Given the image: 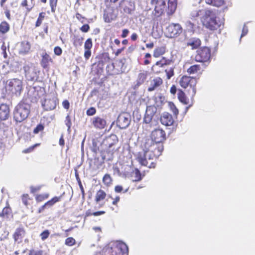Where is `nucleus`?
<instances>
[{
    "label": "nucleus",
    "mask_w": 255,
    "mask_h": 255,
    "mask_svg": "<svg viewBox=\"0 0 255 255\" xmlns=\"http://www.w3.org/2000/svg\"><path fill=\"white\" fill-rule=\"evenodd\" d=\"M155 144L153 143L152 140L146 139L144 143V149L141 152H139L137 155V159L139 163L149 168H154L155 164L153 160L155 157V154L153 152V149H155Z\"/></svg>",
    "instance_id": "nucleus-1"
},
{
    "label": "nucleus",
    "mask_w": 255,
    "mask_h": 255,
    "mask_svg": "<svg viewBox=\"0 0 255 255\" xmlns=\"http://www.w3.org/2000/svg\"><path fill=\"white\" fill-rule=\"evenodd\" d=\"M201 21L206 28L211 30H216L222 25V22L217 17L215 13L209 10H204Z\"/></svg>",
    "instance_id": "nucleus-2"
},
{
    "label": "nucleus",
    "mask_w": 255,
    "mask_h": 255,
    "mask_svg": "<svg viewBox=\"0 0 255 255\" xmlns=\"http://www.w3.org/2000/svg\"><path fill=\"white\" fill-rule=\"evenodd\" d=\"M30 107L27 103L20 102L13 111V119L17 123H21L26 120L30 113Z\"/></svg>",
    "instance_id": "nucleus-3"
},
{
    "label": "nucleus",
    "mask_w": 255,
    "mask_h": 255,
    "mask_svg": "<svg viewBox=\"0 0 255 255\" xmlns=\"http://www.w3.org/2000/svg\"><path fill=\"white\" fill-rule=\"evenodd\" d=\"M179 84L183 88L190 87L192 89L191 93L192 97L195 96L196 92V85L197 84V80L195 78L189 76H183L180 79Z\"/></svg>",
    "instance_id": "nucleus-4"
},
{
    "label": "nucleus",
    "mask_w": 255,
    "mask_h": 255,
    "mask_svg": "<svg viewBox=\"0 0 255 255\" xmlns=\"http://www.w3.org/2000/svg\"><path fill=\"white\" fill-rule=\"evenodd\" d=\"M167 37L173 38L178 36L183 31L182 27L178 23H172L166 29Z\"/></svg>",
    "instance_id": "nucleus-5"
},
{
    "label": "nucleus",
    "mask_w": 255,
    "mask_h": 255,
    "mask_svg": "<svg viewBox=\"0 0 255 255\" xmlns=\"http://www.w3.org/2000/svg\"><path fill=\"white\" fill-rule=\"evenodd\" d=\"M9 90L16 96H19L23 89L22 81L18 79H12L8 84Z\"/></svg>",
    "instance_id": "nucleus-6"
},
{
    "label": "nucleus",
    "mask_w": 255,
    "mask_h": 255,
    "mask_svg": "<svg viewBox=\"0 0 255 255\" xmlns=\"http://www.w3.org/2000/svg\"><path fill=\"white\" fill-rule=\"evenodd\" d=\"M210 50L208 47H204L197 50L195 59L197 62L207 61L210 58Z\"/></svg>",
    "instance_id": "nucleus-7"
},
{
    "label": "nucleus",
    "mask_w": 255,
    "mask_h": 255,
    "mask_svg": "<svg viewBox=\"0 0 255 255\" xmlns=\"http://www.w3.org/2000/svg\"><path fill=\"white\" fill-rule=\"evenodd\" d=\"M170 61L162 58L160 60L157 61L152 67V71L155 73H160L163 71H166V67L169 65Z\"/></svg>",
    "instance_id": "nucleus-8"
},
{
    "label": "nucleus",
    "mask_w": 255,
    "mask_h": 255,
    "mask_svg": "<svg viewBox=\"0 0 255 255\" xmlns=\"http://www.w3.org/2000/svg\"><path fill=\"white\" fill-rule=\"evenodd\" d=\"M150 140H152L153 143L156 145L154 147H156L157 143L162 142L165 139V132L160 128H157L153 130L151 134Z\"/></svg>",
    "instance_id": "nucleus-9"
},
{
    "label": "nucleus",
    "mask_w": 255,
    "mask_h": 255,
    "mask_svg": "<svg viewBox=\"0 0 255 255\" xmlns=\"http://www.w3.org/2000/svg\"><path fill=\"white\" fill-rule=\"evenodd\" d=\"M130 121V115L128 113H123L118 118L117 125L120 128H126L129 125Z\"/></svg>",
    "instance_id": "nucleus-10"
},
{
    "label": "nucleus",
    "mask_w": 255,
    "mask_h": 255,
    "mask_svg": "<svg viewBox=\"0 0 255 255\" xmlns=\"http://www.w3.org/2000/svg\"><path fill=\"white\" fill-rule=\"evenodd\" d=\"M91 121L94 127L99 129L105 128L107 124L106 120L100 117H94L91 119Z\"/></svg>",
    "instance_id": "nucleus-11"
},
{
    "label": "nucleus",
    "mask_w": 255,
    "mask_h": 255,
    "mask_svg": "<svg viewBox=\"0 0 255 255\" xmlns=\"http://www.w3.org/2000/svg\"><path fill=\"white\" fill-rule=\"evenodd\" d=\"M156 109L152 106L147 107L144 117L143 119L144 123L149 124L156 112Z\"/></svg>",
    "instance_id": "nucleus-12"
},
{
    "label": "nucleus",
    "mask_w": 255,
    "mask_h": 255,
    "mask_svg": "<svg viewBox=\"0 0 255 255\" xmlns=\"http://www.w3.org/2000/svg\"><path fill=\"white\" fill-rule=\"evenodd\" d=\"M25 71V76L29 81H35L37 79V74L33 68H30L28 66L25 65L23 67Z\"/></svg>",
    "instance_id": "nucleus-13"
},
{
    "label": "nucleus",
    "mask_w": 255,
    "mask_h": 255,
    "mask_svg": "<svg viewBox=\"0 0 255 255\" xmlns=\"http://www.w3.org/2000/svg\"><path fill=\"white\" fill-rule=\"evenodd\" d=\"M160 122L163 125L170 126L173 124L174 120L171 115L168 113H164L160 118Z\"/></svg>",
    "instance_id": "nucleus-14"
},
{
    "label": "nucleus",
    "mask_w": 255,
    "mask_h": 255,
    "mask_svg": "<svg viewBox=\"0 0 255 255\" xmlns=\"http://www.w3.org/2000/svg\"><path fill=\"white\" fill-rule=\"evenodd\" d=\"M43 108L46 111L53 110L56 106V101L54 98L46 99L42 103Z\"/></svg>",
    "instance_id": "nucleus-15"
},
{
    "label": "nucleus",
    "mask_w": 255,
    "mask_h": 255,
    "mask_svg": "<svg viewBox=\"0 0 255 255\" xmlns=\"http://www.w3.org/2000/svg\"><path fill=\"white\" fill-rule=\"evenodd\" d=\"M9 116V109L7 105L1 104L0 105V119L1 120H6Z\"/></svg>",
    "instance_id": "nucleus-16"
},
{
    "label": "nucleus",
    "mask_w": 255,
    "mask_h": 255,
    "mask_svg": "<svg viewBox=\"0 0 255 255\" xmlns=\"http://www.w3.org/2000/svg\"><path fill=\"white\" fill-rule=\"evenodd\" d=\"M25 232L23 228H17L13 234V238L15 242L20 243L22 241L25 236Z\"/></svg>",
    "instance_id": "nucleus-17"
},
{
    "label": "nucleus",
    "mask_w": 255,
    "mask_h": 255,
    "mask_svg": "<svg viewBox=\"0 0 255 255\" xmlns=\"http://www.w3.org/2000/svg\"><path fill=\"white\" fill-rule=\"evenodd\" d=\"M163 83L162 79L159 77H156L153 79L151 82L148 91L149 92L156 90Z\"/></svg>",
    "instance_id": "nucleus-18"
},
{
    "label": "nucleus",
    "mask_w": 255,
    "mask_h": 255,
    "mask_svg": "<svg viewBox=\"0 0 255 255\" xmlns=\"http://www.w3.org/2000/svg\"><path fill=\"white\" fill-rule=\"evenodd\" d=\"M41 56L42 59L40 62L41 66L45 69L48 68L49 65V63L52 62V59L46 52L43 53Z\"/></svg>",
    "instance_id": "nucleus-19"
},
{
    "label": "nucleus",
    "mask_w": 255,
    "mask_h": 255,
    "mask_svg": "<svg viewBox=\"0 0 255 255\" xmlns=\"http://www.w3.org/2000/svg\"><path fill=\"white\" fill-rule=\"evenodd\" d=\"M116 248L119 251V254L120 255H128V249L125 243L119 242L117 243Z\"/></svg>",
    "instance_id": "nucleus-20"
},
{
    "label": "nucleus",
    "mask_w": 255,
    "mask_h": 255,
    "mask_svg": "<svg viewBox=\"0 0 255 255\" xmlns=\"http://www.w3.org/2000/svg\"><path fill=\"white\" fill-rule=\"evenodd\" d=\"M201 44V41L199 38H192L187 43V45L191 46L192 49L197 48Z\"/></svg>",
    "instance_id": "nucleus-21"
},
{
    "label": "nucleus",
    "mask_w": 255,
    "mask_h": 255,
    "mask_svg": "<svg viewBox=\"0 0 255 255\" xmlns=\"http://www.w3.org/2000/svg\"><path fill=\"white\" fill-rule=\"evenodd\" d=\"M146 77H147L146 72L140 73L138 75V77H137V78L136 80V84L135 86L138 87L139 85H141L142 83H143V82L146 79Z\"/></svg>",
    "instance_id": "nucleus-22"
},
{
    "label": "nucleus",
    "mask_w": 255,
    "mask_h": 255,
    "mask_svg": "<svg viewBox=\"0 0 255 255\" xmlns=\"http://www.w3.org/2000/svg\"><path fill=\"white\" fill-rule=\"evenodd\" d=\"M60 200V197H54L51 200H49L47 203H46L42 207L41 209L39 210V212H41V210H43L47 206L51 207L53 205H54L55 203L58 202Z\"/></svg>",
    "instance_id": "nucleus-23"
},
{
    "label": "nucleus",
    "mask_w": 255,
    "mask_h": 255,
    "mask_svg": "<svg viewBox=\"0 0 255 255\" xmlns=\"http://www.w3.org/2000/svg\"><path fill=\"white\" fill-rule=\"evenodd\" d=\"M20 52L21 53H27L30 49V45L27 41H22L21 43Z\"/></svg>",
    "instance_id": "nucleus-24"
},
{
    "label": "nucleus",
    "mask_w": 255,
    "mask_h": 255,
    "mask_svg": "<svg viewBox=\"0 0 255 255\" xmlns=\"http://www.w3.org/2000/svg\"><path fill=\"white\" fill-rule=\"evenodd\" d=\"M131 174V177H133L132 179L133 181H138L141 180L142 177L138 169H135L132 171Z\"/></svg>",
    "instance_id": "nucleus-25"
},
{
    "label": "nucleus",
    "mask_w": 255,
    "mask_h": 255,
    "mask_svg": "<svg viewBox=\"0 0 255 255\" xmlns=\"http://www.w3.org/2000/svg\"><path fill=\"white\" fill-rule=\"evenodd\" d=\"M84 38L80 36H75L73 40V45L75 47H80L83 44Z\"/></svg>",
    "instance_id": "nucleus-26"
},
{
    "label": "nucleus",
    "mask_w": 255,
    "mask_h": 255,
    "mask_svg": "<svg viewBox=\"0 0 255 255\" xmlns=\"http://www.w3.org/2000/svg\"><path fill=\"white\" fill-rule=\"evenodd\" d=\"M201 68L199 65H194L190 66L187 70V72L190 74L197 73L200 71Z\"/></svg>",
    "instance_id": "nucleus-27"
},
{
    "label": "nucleus",
    "mask_w": 255,
    "mask_h": 255,
    "mask_svg": "<svg viewBox=\"0 0 255 255\" xmlns=\"http://www.w3.org/2000/svg\"><path fill=\"white\" fill-rule=\"evenodd\" d=\"M106 196V193L103 190H100L96 193L95 200L97 202H99L101 200L104 199Z\"/></svg>",
    "instance_id": "nucleus-28"
},
{
    "label": "nucleus",
    "mask_w": 255,
    "mask_h": 255,
    "mask_svg": "<svg viewBox=\"0 0 255 255\" xmlns=\"http://www.w3.org/2000/svg\"><path fill=\"white\" fill-rule=\"evenodd\" d=\"M9 29V24L5 21H3L0 24V32L4 34Z\"/></svg>",
    "instance_id": "nucleus-29"
},
{
    "label": "nucleus",
    "mask_w": 255,
    "mask_h": 255,
    "mask_svg": "<svg viewBox=\"0 0 255 255\" xmlns=\"http://www.w3.org/2000/svg\"><path fill=\"white\" fill-rule=\"evenodd\" d=\"M123 168L124 169V170L122 171V172H123L126 176H128L129 175L133 170V168L130 165H123L122 167V169Z\"/></svg>",
    "instance_id": "nucleus-30"
},
{
    "label": "nucleus",
    "mask_w": 255,
    "mask_h": 255,
    "mask_svg": "<svg viewBox=\"0 0 255 255\" xmlns=\"http://www.w3.org/2000/svg\"><path fill=\"white\" fill-rule=\"evenodd\" d=\"M178 97L179 101L183 103L184 104L187 105L188 102L187 100V98L185 95V94L182 91H180L178 94Z\"/></svg>",
    "instance_id": "nucleus-31"
},
{
    "label": "nucleus",
    "mask_w": 255,
    "mask_h": 255,
    "mask_svg": "<svg viewBox=\"0 0 255 255\" xmlns=\"http://www.w3.org/2000/svg\"><path fill=\"white\" fill-rule=\"evenodd\" d=\"M164 52V50L162 47H158L156 48L153 53V56L155 57H158L162 55Z\"/></svg>",
    "instance_id": "nucleus-32"
},
{
    "label": "nucleus",
    "mask_w": 255,
    "mask_h": 255,
    "mask_svg": "<svg viewBox=\"0 0 255 255\" xmlns=\"http://www.w3.org/2000/svg\"><path fill=\"white\" fill-rule=\"evenodd\" d=\"M164 9L162 8L158 7V5H155L154 7V15L156 17H158L163 12Z\"/></svg>",
    "instance_id": "nucleus-33"
},
{
    "label": "nucleus",
    "mask_w": 255,
    "mask_h": 255,
    "mask_svg": "<svg viewBox=\"0 0 255 255\" xmlns=\"http://www.w3.org/2000/svg\"><path fill=\"white\" fill-rule=\"evenodd\" d=\"M186 27L187 30L190 32H193L194 30L195 25L190 21L186 22Z\"/></svg>",
    "instance_id": "nucleus-34"
},
{
    "label": "nucleus",
    "mask_w": 255,
    "mask_h": 255,
    "mask_svg": "<svg viewBox=\"0 0 255 255\" xmlns=\"http://www.w3.org/2000/svg\"><path fill=\"white\" fill-rule=\"evenodd\" d=\"M103 181L106 185H110L112 182V178L109 174H106L103 178Z\"/></svg>",
    "instance_id": "nucleus-35"
},
{
    "label": "nucleus",
    "mask_w": 255,
    "mask_h": 255,
    "mask_svg": "<svg viewBox=\"0 0 255 255\" xmlns=\"http://www.w3.org/2000/svg\"><path fill=\"white\" fill-rule=\"evenodd\" d=\"M93 45L92 39L88 38L84 44V48L85 50H90Z\"/></svg>",
    "instance_id": "nucleus-36"
},
{
    "label": "nucleus",
    "mask_w": 255,
    "mask_h": 255,
    "mask_svg": "<svg viewBox=\"0 0 255 255\" xmlns=\"http://www.w3.org/2000/svg\"><path fill=\"white\" fill-rule=\"evenodd\" d=\"M49 232L48 230H46L41 233L40 235L41 239L42 241L45 240L48 237L49 235Z\"/></svg>",
    "instance_id": "nucleus-37"
},
{
    "label": "nucleus",
    "mask_w": 255,
    "mask_h": 255,
    "mask_svg": "<svg viewBox=\"0 0 255 255\" xmlns=\"http://www.w3.org/2000/svg\"><path fill=\"white\" fill-rule=\"evenodd\" d=\"M29 255H43V251L41 250H32L29 251Z\"/></svg>",
    "instance_id": "nucleus-38"
},
{
    "label": "nucleus",
    "mask_w": 255,
    "mask_h": 255,
    "mask_svg": "<svg viewBox=\"0 0 255 255\" xmlns=\"http://www.w3.org/2000/svg\"><path fill=\"white\" fill-rule=\"evenodd\" d=\"M169 106H170V109L172 111L173 114L175 116H177L178 114V110L176 108L175 105L173 103H170Z\"/></svg>",
    "instance_id": "nucleus-39"
},
{
    "label": "nucleus",
    "mask_w": 255,
    "mask_h": 255,
    "mask_svg": "<svg viewBox=\"0 0 255 255\" xmlns=\"http://www.w3.org/2000/svg\"><path fill=\"white\" fill-rule=\"evenodd\" d=\"M224 3V0H213V3L212 5L219 7L221 5H222Z\"/></svg>",
    "instance_id": "nucleus-40"
},
{
    "label": "nucleus",
    "mask_w": 255,
    "mask_h": 255,
    "mask_svg": "<svg viewBox=\"0 0 255 255\" xmlns=\"http://www.w3.org/2000/svg\"><path fill=\"white\" fill-rule=\"evenodd\" d=\"M75 240L73 238L71 237L68 238L67 239H66L65 241V244L69 246L73 245L75 244Z\"/></svg>",
    "instance_id": "nucleus-41"
},
{
    "label": "nucleus",
    "mask_w": 255,
    "mask_h": 255,
    "mask_svg": "<svg viewBox=\"0 0 255 255\" xmlns=\"http://www.w3.org/2000/svg\"><path fill=\"white\" fill-rule=\"evenodd\" d=\"M155 5H158V7L164 9L165 2L164 0H157V1H155Z\"/></svg>",
    "instance_id": "nucleus-42"
},
{
    "label": "nucleus",
    "mask_w": 255,
    "mask_h": 255,
    "mask_svg": "<svg viewBox=\"0 0 255 255\" xmlns=\"http://www.w3.org/2000/svg\"><path fill=\"white\" fill-rule=\"evenodd\" d=\"M44 16L43 13H40L39 14V17L38 18L37 21L36 22V27L40 26V25L41 24L42 21L44 18Z\"/></svg>",
    "instance_id": "nucleus-43"
},
{
    "label": "nucleus",
    "mask_w": 255,
    "mask_h": 255,
    "mask_svg": "<svg viewBox=\"0 0 255 255\" xmlns=\"http://www.w3.org/2000/svg\"><path fill=\"white\" fill-rule=\"evenodd\" d=\"M96 110L95 108L91 107L87 110L86 114L88 116H93L96 113Z\"/></svg>",
    "instance_id": "nucleus-44"
},
{
    "label": "nucleus",
    "mask_w": 255,
    "mask_h": 255,
    "mask_svg": "<svg viewBox=\"0 0 255 255\" xmlns=\"http://www.w3.org/2000/svg\"><path fill=\"white\" fill-rule=\"evenodd\" d=\"M62 49L59 46H56L54 49V54L57 56L61 55L62 54Z\"/></svg>",
    "instance_id": "nucleus-45"
},
{
    "label": "nucleus",
    "mask_w": 255,
    "mask_h": 255,
    "mask_svg": "<svg viewBox=\"0 0 255 255\" xmlns=\"http://www.w3.org/2000/svg\"><path fill=\"white\" fill-rule=\"evenodd\" d=\"M65 125H66L67 127L68 128V130H69L71 126V122L70 117L69 116H67L66 117Z\"/></svg>",
    "instance_id": "nucleus-46"
},
{
    "label": "nucleus",
    "mask_w": 255,
    "mask_h": 255,
    "mask_svg": "<svg viewBox=\"0 0 255 255\" xmlns=\"http://www.w3.org/2000/svg\"><path fill=\"white\" fill-rule=\"evenodd\" d=\"M44 128V127L42 125H38L33 130L34 133H38L39 131H42Z\"/></svg>",
    "instance_id": "nucleus-47"
},
{
    "label": "nucleus",
    "mask_w": 255,
    "mask_h": 255,
    "mask_svg": "<svg viewBox=\"0 0 255 255\" xmlns=\"http://www.w3.org/2000/svg\"><path fill=\"white\" fill-rule=\"evenodd\" d=\"M203 11L204 10L195 11L192 12L191 15L193 17H196L200 15L199 13H201V14L203 15Z\"/></svg>",
    "instance_id": "nucleus-48"
},
{
    "label": "nucleus",
    "mask_w": 255,
    "mask_h": 255,
    "mask_svg": "<svg viewBox=\"0 0 255 255\" xmlns=\"http://www.w3.org/2000/svg\"><path fill=\"white\" fill-rule=\"evenodd\" d=\"M248 27L245 24L243 27V30H242V33L241 35V38L242 37H244V36H245L248 33Z\"/></svg>",
    "instance_id": "nucleus-49"
},
{
    "label": "nucleus",
    "mask_w": 255,
    "mask_h": 255,
    "mask_svg": "<svg viewBox=\"0 0 255 255\" xmlns=\"http://www.w3.org/2000/svg\"><path fill=\"white\" fill-rule=\"evenodd\" d=\"M90 29L89 25L88 24H84L83 25L81 28L80 30L84 32H87L89 31Z\"/></svg>",
    "instance_id": "nucleus-50"
},
{
    "label": "nucleus",
    "mask_w": 255,
    "mask_h": 255,
    "mask_svg": "<svg viewBox=\"0 0 255 255\" xmlns=\"http://www.w3.org/2000/svg\"><path fill=\"white\" fill-rule=\"evenodd\" d=\"M165 72L166 73V75L168 79H169L174 74L173 70L172 68H170L169 70H167V71Z\"/></svg>",
    "instance_id": "nucleus-51"
},
{
    "label": "nucleus",
    "mask_w": 255,
    "mask_h": 255,
    "mask_svg": "<svg viewBox=\"0 0 255 255\" xmlns=\"http://www.w3.org/2000/svg\"><path fill=\"white\" fill-rule=\"evenodd\" d=\"M199 3L205 2L206 4L212 5L213 0H199Z\"/></svg>",
    "instance_id": "nucleus-52"
},
{
    "label": "nucleus",
    "mask_w": 255,
    "mask_h": 255,
    "mask_svg": "<svg viewBox=\"0 0 255 255\" xmlns=\"http://www.w3.org/2000/svg\"><path fill=\"white\" fill-rule=\"evenodd\" d=\"M91 55V52L90 50H85L84 52V57L86 59H88Z\"/></svg>",
    "instance_id": "nucleus-53"
},
{
    "label": "nucleus",
    "mask_w": 255,
    "mask_h": 255,
    "mask_svg": "<svg viewBox=\"0 0 255 255\" xmlns=\"http://www.w3.org/2000/svg\"><path fill=\"white\" fill-rule=\"evenodd\" d=\"M168 6L171 7V10H175L176 8V5L175 3L171 2V0H169Z\"/></svg>",
    "instance_id": "nucleus-54"
},
{
    "label": "nucleus",
    "mask_w": 255,
    "mask_h": 255,
    "mask_svg": "<svg viewBox=\"0 0 255 255\" xmlns=\"http://www.w3.org/2000/svg\"><path fill=\"white\" fill-rule=\"evenodd\" d=\"M62 105L63 107L66 109H68L69 108V103L67 100H65L63 102Z\"/></svg>",
    "instance_id": "nucleus-55"
},
{
    "label": "nucleus",
    "mask_w": 255,
    "mask_h": 255,
    "mask_svg": "<svg viewBox=\"0 0 255 255\" xmlns=\"http://www.w3.org/2000/svg\"><path fill=\"white\" fill-rule=\"evenodd\" d=\"M123 190V188L122 186H120V185H117L115 188V192H116L117 193L121 192Z\"/></svg>",
    "instance_id": "nucleus-56"
},
{
    "label": "nucleus",
    "mask_w": 255,
    "mask_h": 255,
    "mask_svg": "<svg viewBox=\"0 0 255 255\" xmlns=\"http://www.w3.org/2000/svg\"><path fill=\"white\" fill-rule=\"evenodd\" d=\"M129 32L128 30L125 29L123 30L122 37L123 38L126 37Z\"/></svg>",
    "instance_id": "nucleus-57"
},
{
    "label": "nucleus",
    "mask_w": 255,
    "mask_h": 255,
    "mask_svg": "<svg viewBox=\"0 0 255 255\" xmlns=\"http://www.w3.org/2000/svg\"><path fill=\"white\" fill-rule=\"evenodd\" d=\"M57 0H50L51 7H56Z\"/></svg>",
    "instance_id": "nucleus-58"
},
{
    "label": "nucleus",
    "mask_w": 255,
    "mask_h": 255,
    "mask_svg": "<svg viewBox=\"0 0 255 255\" xmlns=\"http://www.w3.org/2000/svg\"><path fill=\"white\" fill-rule=\"evenodd\" d=\"M9 208H5L3 209L2 210V216H4V215H7L9 212Z\"/></svg>",
    "instance_id": "nucleus-59"
},
{
    "label": "nucleus",
    "mask_w": 255,
    "mask_h": 255,
    "mask_svg": "<svg viewBox=\"0 0 255 255\" xmlns=\"http://www.w3.org/2000/svg\"><path fill=\"white\" fill-rule=\"evenodd\" d=\"M176 92V88L175 86H172L170 88V92L172 94H175Z\"/></svg>",
    "instance_id": "nucleus-60"
},
{
    "label": "nucleus",
    "mask_w": 255,
    "mask_h": 255,
    "mask_svg": "<svg viewBox=\"0 0 255 255\" xmlns=\"http://www.w3.org/2000/svg\"><path fill=\"white\" fill-rule=\"evenodd\" d=\"M104 213H105L104 211H98V212H94L93 213V215L97 216H99V215L104 214Z\"/></svg>",
    "instance_id": "nucleus-61"
},
{
    "label": "nucleus",
    "mask_w": 255,
    "mask_h": 255,
    "mask_svg": "<svg viewBox=\"0 0 255 255\" xmlns=\"http://www.w3.org/2000/svg\"><path fill=\"white\" fill-rule=\"evenodd\" d=\"M137 35L136 33H133L131 36V40L134 41L137 39Z\"/></svg>",
    "instance_id": "nucleus-62"
},
{
    "label": "nucleus",
    "mask_w": 255,
    "mask_h": 255,
    "mask_svg": "<svg viewBox=\"0 0 255 255\" xmlns=\"http://www.w3.org/2000/svg\"><path fill=\"white\" fill-rule=\"evenodd\" d=\"M153 46H154V44L152 42L150 43H147L146 44V47L148 48H152L153 47Z\"/></svg>",
    "instance_id": "nucleus-63"
},
{
    "label": "nucleus",
    "mask_w": 255,
    "mask_h": 255,
    "mask_svg": "<svg viewBox=\"0 0 255 255\" xmlns=\"http://www.w3.org/2000/svg\"><path fill=\"white\" fill-rule=\"evenodd\" d=\"M59 144L61 146H63L64 144V140L62 136H61L59 139Z\"/></svg>",
    "instance_id": "nucleus-64"
}]
</instances>
